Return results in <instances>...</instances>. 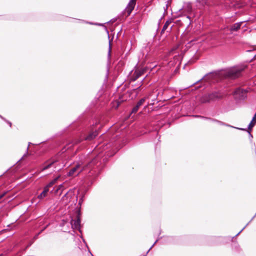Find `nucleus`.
Returning <instances> with one entry per match:
<instances>
[{
    "label": "nucleus",
    "instance_id": "f3484780",
    "mask_svg": "<svg viewBox=\"0 0 256 256\" xmlns=\"http://www.w3.org/2000/svg\"><path fill=\"white\" fill-rule=\"evenodd\" d=\"M170 23H171V21H166V23L164 24L163 28H162V32H164V30H166L168 26H169V24H170Z\"/></svg>",
    "mask_w": 256,
    "mask_h": 256
},
{
    "label": "nucleus",
    "instance_id": "c756f323",
    "mask_svg": "<svg viewBox=\"0 0 256 256\" xmlns=\"http://www.w3.org/2000/svg\"><path fill=\"white\" fill-rule=\"evenodd\" d=\"M118 105H119V104H117V106H116V108H117L118 106Z\"/></svg>",
    "mask_w": 256,
    "mask_h": 256
},
{
    "label": "nucleus",
    "instance_id": "f8f14e48",
    "mask_svg": "<svg viewBox=\"0 0 256 256\" xmlns=\"http://www.w3.org/2000/svg\"><path fill=\"white\" fill-rule=\"evenodd\" d=\"M98 134V133L97 131H95L94 132H92L90 134H88V136L85 138V140H93L94 138H95L96 137V136H97Z\"/></svg>",
    "mask_w": 256,
    "mask_h": 256
},
{
    "label": "nucleus",
    "instance_id": "1a4fd4ad",
    "mask_svg": "<svg viewBox=\"0 0 256 256\" xmlns=\"http://www.w3.org/2000/svg\"><path fill=\"white\" fill-rule=\"evenodd\" d=\"M80 218L78 216H77L76 220H71L72 226L74 228H78L80 226Z\"/></svg>",
    "mask_w": 256,
    "mask_h": 256
},
{
    "label": "nucleus",
    "instance_id": "ddd939ff",
    "mask_svg": "<svg viewBox=\"0 0 256 256\" xmlns=\"http://www.w3.org/2000/svg\"><path fill=\"white\" fill-rule=\"evenodd\" d=\"M256 124V118L254 116L252 118V119L251 120L250 122V123L248 126V129L249 130L248 132L250 136H251V134H250V130L252 129V128L255 126Z\"/></svg>",
    "mask_w": 256,
    "mask_h": 256
},
{
    "label": "nucleus",
    "instance_id": "dca6fc26",
    "mask_svg": "<svg viewBox=\"0 0 256 256\" xmlns=\"http://www.w3.org/2000/svg\"><path fill=\"white\" fill-rule=\"evenodd\" d=\"M60 176H57L55 178H54L46 186H48V188L49 189L50 187L52 186L54 184L56 183Z\"/></svg>",
    "mask_w": 256,
    "mask_h": 256
},
{
    "label": "nucleus",
    "instance_id": "f257e3e1",
    "mask_svg": "<svg viewBox=\"0 0 256 256\" xmlns=\"http://www.w3.org/2000/svg\"><path fill=\"white\" fill-rule=\"evenodd\" d=\"M96 160H97L94 158L91 162L85 166H82V164H78L70 170L67 175L68 176L73 177L77 176L82 172L86 170H89L90 168H91L92 166L96 163Z\"/></svg>",
    "mask_w": 256,
    "mask_h": 256
},
{
    "label": "nucleus",
    "instance_id": "0eeeda50",
    "mask_svg": "<svg viewBox=\"0 0 256 256\" xmlns=\"http://www.w3.org/2000/svg\"><path fill=\"white\" fill-rule=\"evenodd\" d=\"M146 69L147 68H142L140 69H136L134 74V80H135L138 78L142 74H144V72H145L146 71Z\"/></svg>",
    "mask_w": 256,
    "mask_h": 256
},
{
    "label": "nucleus",
    "instance_id": "2eb2a0df",
    "mask_svg": "<svg viewBox=\"0 0 256 256\" xmlns=\"http://www.w3.org/2000/svg\"><path fill=\"white\" fill-rule=\"evenodd\" d=\"M152 96V94H149L148 96H146V97L144 98H142L138 102V105H140L142 106V104H143L144 103V102H145L146 100V99H148V98H150Z\"/></svg>",
    "mask_w": 256,
    "mask_h": 256
},
{
    "label": "nucleus",
    "instance_id": "c85d7f7f",
    "mask_svg": "<svg viewBox=\"0 0 256 256\" xmlns=\"http://www.w3.org/2000/svg\"><path fill=\"white\" fill-rule=\"evenodd\" d=\"M110 46L109 54H110Z\"/></svg>",
    "mask_w": 256,
    "mask_h": 256
},
{
    "label": "nucleus",
    "instance_id": "39448f33",
    "mask_svg": "<svg viewBox=\"0 0 256 256\" xmlns=\"http://www.w3.org/2000/svg\"><path fill=\"white\" fill-rule=\"evenodd\" d=\"M178 48V46L176 48L172 49V51L170 52V54H175V55L174 56V62H175L176 64H178L179 65L180 64V62L182 58V56L181 54H178L177 55L176 54L177 52H174V51L176 50H177Z\"/></svg>",
    "mask_w": 256,
    "mask_h": 256
},
{
    "label": "nucleus",
    "instance_id": "7c9ffc66",
    "mask_svg": "<svg viewBox=\"0 0 256 256\" xmlns=\"http://www.w3.org/2000/svg\"><path fill=\"white\" fill-rule=\"evenodd\" d=\"M254 117H255V118H256V114H254Z\"/></svg>",
    "mask_w": 256,
    "mask_h": 256
},
{
    "label": "nucleus",
    "instance_id": "5701e85b",
    "mask_svg": "<svg viewBox=\"0 0 256 256\" xmlns=\"http://www.w3.org/2000/svg\"><path fill=\"white\" fill-rule=\"evenodd\" d=\"M68 196V193H66V194H65V195L63 196V198H65V197H67V196Z\"/></svg>",
    "mask_w": 256,
    "mask_h": 256
},
{
    "label": "nucleus",
    "instance_id": "20e7f679",
    "mask_svg": "<svg viewBox=\"0 0 256 256\" xmlns=\"http://www.w3.org/2000/svg\"><path fill=\"white\" fill-rule=\"evenodd\" d=\"M246 91L244 90L238 88L234 92V96L236 100H244L246 97Z\"/></svg>",
    "mask_w": 256,
    "mask_h": 256
},
{
    "label": "nucleus",
    "instance_id": "423d86ee",
    "mask_svg": "<svg viewBox=\"0 0 256 256\" xmlns=\"http://www.w3.org/2000/svg\"><path fill=\"white\" fill-rule=\"evenodd\" d=\"M136 0H130L128 6H126L125 10L126 12H127L128 15L129 16L132 10H134Z\"/></svg>",
    "mask_w": 256,
    "mask_h": 256
},
{
    "label": "nucleus",
    "instance_id": "393cba45",
    "mask_svg": "<svg viewBox=\"0 0 256 256\" xmlns=\"http://www.w3.org/2000/svg\"><path fill=\"white\" fill-rule=\"evenodd\" d=\"M61 187H62V185L60 186L57 189L56 191H58V189H60Z\"/></svg>",
    "mask_w": 256,
    "mask_h": 256
},
{
    "label": "nucleus",
    "instance_id": "7ed1b4c3",
    "mask_svg": "<svg viewBox=\"0 0 256 256\" xmlns=\"http://www.w3.org/2000/svg\"><path fill=\"white\" fill-rule=\"evenodd\" d=\"M222 98L221 94L217 92H214L210 94H206L203 95L200 99V101L201 102L205 103L214 101Z\"/></svg>",
    "mask_w": 256,
    "mask_h": 256
},
{
    "label": "nucleus",
    "instance_id": "aec40b11",
    "mask_svg": "<svg viewBox=\"0 0 256 256\" xmlns=\"http://www.w3.org/2000/svg\"><path fill=\"white\" fill-rule=\"evenodd\" d=\"M157 96H158V94H154V98H152V102H154V101L156 100V98ZM154 104V102H153L152 104Z\"/></svg>",
    "mask_w": 256,
    "mask_h": 256
},
{
    "label": "nucleus",
    "instance_id": "4468645a",
    "mask_svg": "<svg viewBox=\"0 0 256 256\" xmlns=\"http://www.w3.org/2000/svg\"><path fill=\"white\" fill-rule=\"evenodd\" d=\"M241 24H242L241 22H238V23H236V24H234L233 26H232L230 28V30L231 31L238 30V29L240 28V27L241 26Z\"/></svg>",
    "mask_w": 256,
    "mask_h": 256
},
{
    "label": "nucleus",
    "instance_id": "f03ea898",
    "mask_svg": "<svg viewBox=\"0 0 256 256\" xmlns=\"http://www.w3.org/2000/svg\"><path fill=\"white\" fill-rule=\"evenodd\" d=\"M246 68L244 66H236L228 70L226 72L227 76L235 78L240 76L241 72Z\"/></svg>",
    "mask_w": 256,
    "mask_h": 256
},
{
    "label": "nucleus",
    "instance_id": "6ab92c4d",
    "mask_svg": "<svg viewBox=\"0 0 256 256\" xmlns=\"http://www.w3.org/2000/svg\"><path fill=\"white\" fill-rule=\"evenodd\" d=\"M197 2L200 3L202 6L206 4V0H197Z\"/></svg>",
    "mask_w": 256,
    "mask_h": 256
},
{
    "label": "nucleus",
    "instance_id": "b1692460",
    "mask_svg": "<svg viewBox=\"0 0 256 256\" xmlns=\"http://www.w3.org/2000/svg\"><path fill=\"white\" fill-rule=\"evenodd\" d=\"M238 129L241 130H246L243 129V128H238Z\"/></svg>",
    "mask_w": 256,
    "mask_h": 256
},
{
    "label": "nucleus",
    "instance_id": "6e6552de",
    "mask_svg": "<svg viewBox=\"0 0 256 256\" xmlns=\"http://www.w3.org/2000/svg\"><path fill=\"white\" fill-rule=\"evenodd\" d=\"M56 162V160H48L46 163L43 165L42 170H44L48 168H50Z\"/></svg>",
    "mask_w": 256,
    "mask_h": 256
},
{
    "label": "nucleus",
    "instance_id": "bb28decb",
    "mask_svg": "<svg viewBox=\"0 0 256 256\" xmlns=\"http://www.w3.org/2000/svg\"><path fill=\"white\" fill-rule=\"evenodd\" d=\"M242 230H243V229H242V230H241L240 231V232L237 234V235L239 234L241 232H242Z\"/></svg>",
    "mask_w": 256,
    "mask_h": 256
},
{
    "label": "nucleus",
    "instance_id": "a878e982",
    "mask_svg": "<svg viewBox=\"0 0 256 256\" xmlns=\"http://www.w3.org/2000/svg\"><path fill=\"white\" fill-rule=\"evenodd\" d=\"M90 24H94V23H92V22H89Z\"/></svg>",
    "mask_w": 256,
    "mask_h": 256
},
{
    "label": "nucleus",
    "instance_id": "cd10ccee",
    "mask_svg": "<svg viewBox=\"0 0 256 256\" xmlns=\"http://www.w3.org/2000/svg\"><path fill=\"white\" fill-rule=\"evenodd\" d=\"M4 196V194L0 196V198H1Z\"/></svg>",
    "mask_w": 256,
    "mask_h": 256
},
{
    "label": "nucleus",
    "instance_id": "9b49d317",
    "mask_svg": "<svg viewBox=\"0 0 256 256\" xmlns=\"http://www.w3.org/2000/svg\"><path fill=\"white\" fill-rule=\"evenodd\" d=\"M48 190L49 189L48 188V186H46L44 188V190L42 191V192L38 196V198H39L40 200H42L44 198H45L47 196Z\"/></svg>",
    "mask_w": 256,
    "mask_h": 256
},
{
    "label": "nucleus",
    "instance_id": "9d476101",
    "mask_svg": "<svg viewBox=\"0 0 256 256\" xmlns=\"http://www.w3.org/2000/svg\"><path fill=\"white\" fill-rule=\"evenodd\" d=\"M181 10L187 13L190 12L192 10V4L190 3L185 4L183 8Z\"/></svg>",
    "mask_w": 256,
    "mask_h": 256
},
{
    "label": "nucleus",
    "instance_id": "a211bd4d",
    "mask_svg": "<svg viewBox=\"0 0 256 256\" xmlns=\"http://www.w3.org/2000/svg\"><path fill=\"white\" fill-rule=\"evenodd\" d=\"M140 105H138V102L136 105L132 108V113H136L138 112L139 108L140 106Z\"/></svg>",
    "mask_w": 256,
    "mask_h": 256
},
{
    "label": "nucleus",
    "instance_id": "412c9836",
    "mask_svg": "<svg viewBox=\"0 0 256 256\" xmlns=\"http://www.w3.org/2000/svg\"><path fill=\"white\" fill-rule=\"evenodd\" d=\"M218 123L221 125H225V124H224L223 122H218ZM226 126H230V127H232V126H230V125H228V124H226ZM232 128H234L232 126Z\"/></svg>",
    "mask_w": 256,
    "mask_h": 256
},
{
    "label": "nucleus",
    "instance_id": "4be33fe9",
    "mask_svg": "<svg viewBox=\"0 0 256 256\" xmlns=\"http://www.w3.org/2000/svg\"><path fill=\"white\" fill-rule=\"evenodd\" d=\"M158 240H156L154 243L153 244V245L150 247V248L149 249V250H148V252H149L150 250L154 246L156 243V242H158Z\"/></svg>",
    "mask_w": 256,
    "mask_h": 256
}]
</instances>
